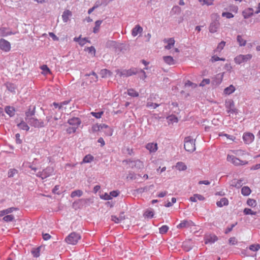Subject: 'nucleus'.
Segmentation results:
<instances>
[{"mask_svg":"<svg viewBox=\"0 0 260 260\" xmlns=\"http://www.w3.org/2000/svg\"><path fill=\"white\" fill-rule=\"evenodd\" d=\"M225 59L224 58H220L216 55L212 56L210 59V60L212 62H214L219 60L225 61Z\"/></svg>","mask_w":260,"mask_h":260,"instance_id":"obj_46","label":"nucleus"},{"mask_svg":"<svg viewBox=\"0 0 260 260\" xmlns=\"http://www.w3.org/2000/svg\"><path fill=\"white\" fill-rule=\"evenodd\" d=\"M229 242L230 244L234 245L237 243V240L235 237H233L229 239Z\"/></svg>","mask_w":260,"mask_h":260,"instance_id":"obj_50","label":"nucleus"},{"mask_svg":"<svg viewBox=\"0 0 260 260\" xmlns=\"http://www.w3.org/2000/svg\"><path fill=\"white\" fill-rule=\"evenodd\" d=\"M32 253L34 257H39L40 255L39 248H37V249L32 251Z\"/></svg>","mask_w":260,"mask_h":260,"instance_id":"obj_58","label":"nucleus"},{"mask_svg":"<svg viewBox=\"0 0 260 260\" xmlns=\"http://www.w3.org/2000/svg\"><path fill=\"white\" fill-rule=\"evenodd\" d=\"M83 194V192L81 190H76L72 192L71 194V198H75L76 197H81Z\"/></svg>","mask_w":260,"mask_h":260,"instance_id":"obj_37","label":"nucleus"},{"mask_svg":"<svg viewBox=\"0 0 260 260\" xmlns=\"http://www.w3.org/2000/svg\"><path fill=\"white\" fill-rule=\"evenodd\" d=\"M159 233L161 234H166L169 230V227L167 225H164L159 228Z\"/></svg>","mask_w":260,"mask_h":260,"instance_id":"obj_44","label":"nucleus"},{"mask_svg":"<svg viewBox=\"0 0 260 260\" xmlns=\"http://www.w3.org/2000/svg\"><path fill=\"white\" fill-rule=\"evenodd\" d=\"M81 238L80 234L72 232L66 238L65 241L69 244L76 245Z\"/></svg>","mask_w":260,"mask_h":260,"instance_id":"obj_4","label":"nucleus"},{"mask_svg":"<svg viewBox=\"0 0 260 260\" xmlns=\"http://www.w3.org/2000/svg\"><path fill=\"white\" fill-rule=\"evenodd\" d=\"M53 171L54 170L52 167H47L42 172H39L37 176L44 179L49 177L53 173Z\"/></svg>","mask_w":260,"mask_h":260,"instance_id":"obj_7","label":"nucleus"},{"mask_svg":"<svg viewBox=\"0 0 260 260\" xmlns=\"http://www.w3.org/2000/svg\"><path fill=\"white\" fill-rule=\"evenodd\" d=\"M217 240H218L217 237L215 235H213L210 237V239L209 240V241H210L211 242H214L217 241Z\"/></svg>","mask_w":260,"mask_h":260,"instance_id":"obj_63","label":"nucleus"},{"mask_svg":"<svg viewBox=\"0 0 260 260\" xmlns=\"http://www.w3.org/2000/svg\"><path fill=\"white\" fill-rule=\"evenodd\" d=\"M94 159V157L92 155L90 154L86 155L83 159V161L82 162V163H88L92 161Z\"/></svg>","mask_w":260,"mask_h":260,"instance_id":"obj_36","label":"nucleus"},{"mask_svg":"<svg viewBox=\"0 0 260 260\" xmlns=\"http://www.w3.org/2000/svg\"><path fill=\"white\" fill-rule=\"evenodd\" d=\"M116 72L117 75H118L120 77H128L133 75H135L137 73V70L136 69L133 68L128 70H124L122 71L117 70Z\"/></svg>","mask_w":260,"mask_h":260,"instance_id":"obj_5","label":"nucleus"},{"mask_svg":"<svg viewBox=\"0 0 260 260\" xmlns=\"http://www.w3.org/2000/svg\"><path fill=\"white\" fill-rule=\"evenodd\" d=\"M225 45V42L224 41H221L219 44L218 45V46L217 47V50H218L219 51H221Z\"/></svg>","mask_w":260,"mask_h":260,"instance_id":"obj_49","label":"nucleus"},{"mask_svg":"<svg viewBox=\"0 0 260 260\" xmlns=\"http://www.w3.org/2000/svg\"><path fill=\"white\" fill-rule=\"evenodd\" d=\"M34 114V113L32 112H26L25 121L32 126H34L35 127H43L44 124L43 121H40L34 117H30V116H32Z\"/></svg>","mask_w":260,"mask_h":260,"instance_id":"obj_2","label":"nucleus"},{"mask_svg":"<svg viewBox=\"0 0 260 260\" xmlns=\"http://www.w3.org/2000/svg\"><path fill=\"white\" fill-rule=\"evenodd\" d=\"M6 86L7 89L11 92L15 93V90L16 89V86L14 84L10 82H7L6 84Z\"/></svg>","mask_w":260,"mask_h":260,"instance_id":"obj_27","label":"nucleus"},{"mask_svg":"<svg viewBox=\"0 0 260 260\" xmlns=\"http://www.w3.org/2000/svg\"><path fill=\"white\" fill-rule=\"evenodd\" d=\"M127 94L133 97H137L139 96V93L134 89H129L127 90Z\"/></svg>","mask_w":260,"mask_h":260,"instance_id":"obj_38","label":"nucleus"},{"mask_svg":"<svg viewBox=\"0 0 260 260\" xmlns=\"http://www.w3.org/2000/svg\"><path fill=\"white\" fill-rule=\"evenodd\" d=\"M195 226L194 223L190 220H183L177 225V229H181L184 228H188L189 227Z\"/></svg>","mask_w":260,"mask_h":260,"instance_id":"obj_9","label":"nucleus"},{"mask_svg":"<svg viewBox=\"0 0 260 260\" xmlns=\"http://www.w3.org/2000/svg\"><path fill=\"white\" fill-rule=\"evenodd\" d=\"M176 168L179 171H184L187 169L186 166L182 162H178L176 164Z\"/></svg>","mask_w":260,"mask_h":260,"instance_id":"obj_32","label":"nucleus"},{"mask_svg":"<svg viewBox=\"0 0 260 260\" xmlns=\"http://www.w3.org/2000/svg\"><path fill=\"white\" fill-rule=\"evenodd\" d=\"M40 68L42 70V74L43 75H47L51 73L50 70L47 65L44 64Z\"/></svg>","mask_w":260,"mask_h":260,"instance_id":"obj_31","label":"nucleus"},{"mask_svg":"<svg viewBox=\"0 0 260 260\" xmlns=\"http://www.w3.org/2000/svg\"><path fill=\"white\" fill-rule=\"evenodd\" d=\"M210 83V79H204L202 80V81L200 84V86H204L205 85L209 84Z\"/></svg>","mask_w":260,"mask_h":260,"instance_id":"obj_54","label":"nucleus"},{"mask_svg":"<svg viewBox=\"0 0 260 260\" xmlns=\"http://www.w3.org/2000/svg\"><path fill=\"white\" fill-rule=\"evenodd\" d=\"M168 119L172 122H177L178 118L175 116H171L168 117Z\"/></svg>","mask_w":260,"mask_h":260,"instance_id":"obj_55","label":"nucleus"},{"mask_svg":"<svg viewBox=\"0 0 260 260\" xmlns=\"http://www.w3.org/2000/svg\"><path fill=\"white\" fill-rule=\"evenodd\" d=\"M251 189L248 186H244L242 188L241 193L243 196H247L251 193Z\"/></svg>","mask_w":260,"mask_h":260,"instance_id":"obj_33","label":"nucleus"},{"mask_svg":"<svg viewBox=\"0 0 260 260\" xmlns=\"http://www.w3.org/2000/svg\"><path fill=\"white\" fill-rule=\"evenodd\" d=\"M164 61L169 65H173L175 63V61L171 56H165L163 57Z\"/></svg>","mask_w":260,"mask_h":260,"instance_id":"obj_22","label":"nucleus"},{"mask_svg":"<svg viewBox=\"0 0 260 260\" xmlns=\"http://www.w3.org/2000/svg\"><path fill=\"white\" fill-rule=\"evenodd\" d=\"M260 249V245L258 244H252L249 246V249L253 251H257Z\"/></svg>","mask_w":260,"mask_h":260,"instance_id":"obj_41","label":"nucleus"},{"mask_svg":"<svg viewBox=\"0 0 260 260\" xmlns=\"http://www.w3.org/2000/svg\"><path fill=\"white\" fill-rule=\"evenodd\" d=\"M243 212L245 215H255L256 214V212H254L249 208H245Z\"/></svg>","mask_w":260,"mask_h":260,"instance_id":"obj_47","label":"nucleus"},{"mask_svg":"<svg viewBox=\"0 0 260 260\" xmlns=\"http://www.w3.org/2000/svg\"><path fill=\"white\" fill-rule=\"evenodd\" d=\"M68 123L72 125L78 126L81 123L80 119L78 117H73L68 120Z\"/></svg>","mask_w":260,"mask_h":260,"instance_id":"obj_18","label":"nucleus"},{"mask_svg":"<svg viewBox=\"0 0 260 260\" xmlns=\"http://www.w3.org/2000/svg\"><path fill=\"white\" fill-rule=\"evenodd\" d=\"M125 219V216L124 215V213H121L119 215V216L117 217L115 215L111 216V220L114 221L116 223H118L121 222Z\"/></svg>","mask_w":260,"mask_h":260,"instance_id":"obj_14","label":"nucleus"},{"mask_svg":"<svg viewBox=\"0 0 260 260\" xmlns=\"http://www.w3.org/2000/svg\"><path fill=\"white\" fill-rule=\"evenodd\" d=\"M11 45L10 43L4 39H0V50L5 52H8L11 50Z\"/></svg>","mask_w":260,"mask_h":260,"instance_id":"obj_8","label":"nucleus"},{"mask_svg":"<svg viewBox=\"0 0 260 260\" xmlns=\"http://www.w3.org/2000/svg\"><path fill=\"white\" fill-rule=\"evenodd\" d=\"M14 34H15V33H13L12 31H8L7 27H0L1 37H7Z\"/></svg>","mask_w":260,"mask_h":260,"instance_id":"obj_15","label":"nucleus"},{"mask_svg":"<svg viewBox=\"0 0 260 260\" xmlns=\"http://www.w3.org/2000/svg\"><path fill=\"white\" fill-rule=\"evenodd\" d=\"M254 135L250 133H245L243 136V139L246 144L251 143L254 140Z\"/></svg>","mask_w":260,"mask_h":260,"instance_id":"obj_12","label":"nucleus"},{"mask_svg":"<svg viewBox=\"0 0 260 260\" xmlns=\"http://www.w3.org/2000/svg\"><path fill=\"white\" fill-rule=\"evenodd\" d=\"M222 16L223 17H226L227 18H231L234 17L233 14L230 12H223L222 14Z\"/></svg>","mask_w":260,"mask_h":260,"instance_id":"obj_53","label":"nucleus"},{"mask_svg":"<svg viewBox=\"0 0 260 260\" xmlns=\"http://www.w3.org/2000/svg\"><path fill=\"white\" fill-rule=\"evenodd\" d=\"M129 165L132 168H135L137 170L142 169L144 167L143 162L139 159L134 161H129Z\"/></svg>","mask_w":260,"mask_h":260,"instance_id":"obj_10","label":"nucleus"},{"mask_svg":"<svg viewBox=\"0 0 260 260\" xmlns=\"http://www.w3.org/2000/svg\"><path fill=\"white\" fill-rule=\"evenodd\" d=\"M184 147L188 152H193L196 150L195 140L190 136L186 137L184 139Z\"/></svg>","mask_w":260,"mask_h":260,"instance_id":"obj_3","label":"nucleus"},{"mask_svg":"<svg viewBox=\"0 0 260 260\" xmlns=\"http://www.w3.org/2000/svg\"><path fill=\"white\" fill-rule=\"evenodd\" d=\"M219 26L218 22H214L211 23L209 26V31L211 33H214L217 31Z\"/></svg>","mask_w":260,"mask_h":260,"instance_id":"obj_23","label":"nucleus"},{"mask_svg":"<svg viewBox=\"0 0 260 260\" xmlns=\"http://www.w3.org/2000/svg\"><path fill=\"white\" fill-rule=\"evenodd\" d=\"M251 54L242 55L240 54L234 58V61L237 64H240L250 60L252 58Z\"/></svg>","mask_w":260,"mask_h":260,"instance_id":"obj_6","label":"nucleus"},{"mask_svg":"<svg viewBox=\"0 0 260 260\" xmlns=\"http://www.w3.org/2000/svg\"><path fill=\"white\" fill-rule=\"evenodd\" d=\"M164 41L165 43H167V45L165 47V49L168 50L171 49L175 44V40L173 38L165 39Z\"/></svg>","mask_w":260,"mask_h":260,"instance_id":"obj_16","label":"nucleus"},{"mask_svg":"<svg viewBox=\"0 0 260 260\" xmlns=\"http://www.w3.org/2000/svg\"><path fill=\"white\" fill-rule=\"evenodd\" d=\"M229 204V201L225 198L221 199L219 201L217 202L216 205L218 207H222L223 206H226Z\"/></svg>","mask_w":260,"mask_h":260,"instance_id":"obj_26","label":"nucleus"},{"mask_svg":"<svg viewBox=\"0 0 260 260\" xmlns=\"http://www.w3.org/2000/svg\"><path fill=\"white\" fill-rule=\"evenodd\" d=\"M104 128H108V125L105 124H93L91 127V132L95 133L100 131L101 129Z\"/></svg>","mask_w":260,"mask_h":260,"instance_id":"obj_13","label":"nucleus"},{"mask_svg":"<svg viewBox=\"0 0 260 260\" xmlns=\"http://www.w3.org/2000/svg\"><path fill=\"white\" fill-rule=\"evenodd\" d=\"M225 105L228 113L232 114L237 113V109L235 108L234 103L232 100L226 102Z\"/></svg>","mask_w":260,"mask_h":260,"instance_id":"obj_11","label":"nucleus"},{"mask_svg":"<svg viewBox=\"0 0 260 260\" xmlns=\"http://www.w3.org/2000/svg\"><path fill=\"white\" fill-rule=\"evenodd\" d=\"M219 136H225L228 139L232 140V141H234L235 140V139H236L235 137H234L233 136L229 135L226 134H219Z\"/></svg>","mask_w":260,"mask_h":260,"instance_id":"obj_51","label":"nucleus"},{"mask_svg":"<svg viewBox=\"0 0 260 260\" xmlns=\"http://www.w3.org/2000/svg\"><path fill=\"white\" fill-rule=\"evenodd\" d=\"M235 90V87L232 85H231L230 86H229V87L225 88L224 90V94H230L231 93H232L233 92H234Z\"/></svg>","mask_w":260,"mask_h":260,"instance_id":"obj_29","label":"nucleus"},{"mask_svg":"<svg viewBox=\"0 0 260 260\" xmlns=\"http://www.w3.org/2000/svg\"><path fill=\"white\" fill-rule=\"evenodd\" d=\"M154 213L153 211L147 210L144 214V216L147 218H152L153 217Z\"/></svg>","mask_w":260,"mask_h":260,"instance_id":"obj_42","label":"nucleus"},{"mask_svg":"<svg viewBox=\"0 0 260 260\" xmlns=\"http://www.w3.org/2000/svg\"><path fill=\"white\" fill-rule=\"evenodd\" d=\"M243 179H235L233 181V185L237 188H240L243 185Z\"/></svg>","mask_w":260,"mask_h":260,"instance_id":"obj_35","label":"nucleus"},{"mask_svg":"<svg viewBox=\"0 0 260 260\" xmlns=\"http://www.w3.org/2000/svg\"><path fill=\"white\" fill-rule=\"evenodd\" d=\"M204 200L205 198L202 195L199 194H194L189 198V200L192 202H197L198 201H203Z\"/></svg>","mask_w":260,"mask_h":260,"instance_id":"obj_20","label":"nucleus"},{"mask_svg":"<svg viewBox=\"0 0 260 260\" xmlns=\"http://www.w3.org/2000/svg\"><path fill=\"white\" fill-rule=\"evenodd\" d=\"M17 173V171L16 169H11L8 172V176L9 177H12Z\"/></svg>","mask_w":260,"mask_h":260,"instance_id":"obj_52","label":"nucleus"},{"mask_svg":"<svg viewBox=\"0 0 260 260\" xmlns=\"http://www.w3.org/2000/svg\"><path fill=\"white\" fill-rule=\"evenodd\" d=\"M87 42V41L86 40V38H82V39L81 38L79 41V44L81 46H83L86 44V43Z\"/></svg>","mask_w":260,"mask_h":260,"instance_id":"obj_60","label":"nucleus"},{"mask_svg":"<svg viewBox=\"0 0 260 260\" xmlns=\"http://www.w3.org/2000/svg\"><path fill=\"white\" fill-rule=\"evenodd\" d=\"M199 2L203 5H206L207 6L212 5L213 4V0H199Z\"/></svg>","mask_w":260,"mask_h":260,"instance_id":"obj_45","label":"nucleus"},{"mask_svg":"<svg viewBox=\"0 0 260 260\" xmlns=\"http://www.w3.org/2000/svg\"><path fill=\"white\" fill-rule=\"evenodd\" d=\"M253 11L252 9L251 8H248L247 9H245L243 12V16L244 18H248L251 16L253 15Z\"/></svg>","mask_w":260,"mask_h":260,"instance_id":"obj_24","label":"nucleus"},{"mask_svg":"<svg viewBox=\"0 0 260 260\" xmlns=\"http://www.w3.org/2000/svg\"><path fill=\"white\" fill-rule=\"evenodd\" d=\"M49 35L51 37L53 40L57 41L58 40V38L53 32H49Z\"/></svg>","mask_w":260,"mask_h":260,"instance_id":"obj_61","label":"nucleus"},{"mask_svg":"<svg viewBox=\"0 0 260 260\" xmlns=\"http://www.w3.org/2000/svg\"><path fill=\"white\" fill-rule=\"evenodd\" d=\"M72 15V13L71 11L69 10H65L62 15V20L64 22H67L69 20L70 17H71Z\"/></svg>","mask_w":260,"mask_h":260,"instance_id":"obj_19","label":"nucleus"},{"mask_svg":"<svg viewBox=\"0 0 260 260\" xmlns=\"http://www.w3.org/2000/svg\"><path fill=\"white\" fill-rule=\"evenodd\" d=\"M143 31L142 27L139 25H137L136 26L132 29V35L133 37H136L139 33H141Z\"/></svg>","mask_w":260,"mask_h":260,"instance_id":"obj_21","label":"nucleus"},{"mask_svg":"<svg viewBox=\"0 0 260 260\" xmlns=\"http://www.w3.org/2000/svg\"><path fill=\"white\" fill-rule=\"evenodd\" d=\"M86 50L89 52L93 54V55L94 56L95 54V49L94 47L91 46L89 47H87L86 48Z\"/></svg>","mask_w":260,"mask_h":260,"instance_id":"obj_56","label":"nucleus"},{"mask_svg":"<svg viewBox=\"0 0 260 260\" xmlns=\"http://www.w3.org/2000/svg\"><path fill=\"white\" fill-rule=\"evenodd\" d=\"M51 238V236L47 233L46 234H43V238L44 240H48L50 239Z\"/></svg>","mask_w":260,"mask_h":260,"instance_id":"obj_62","label":"nucleus"},{"mask_svg":"<svg viewBox=\"0 0 260 260\" xmlns=\"http://www.w3.org/2000/svg\"><path fill=\"white\" fill-rule=\"evenodd\" d=\"M102 21L101 20H98L95 23V27L93 28V32L94 33H96L100 28V26L102 23Z\"/></svg>","mask_w":260,"mask_h":260,"instance_id":"obj_43","label":"nucleus"},{"mask_svg":"<svg viewBox=\"0 0 260 260\" xmlns=\"http://www.w3.org/2000/svg\"><path fill=\"white\" fill-rule=\"evenodd\" d=\"M108 129H107V132H106V135L107 136H111L112 135V134H113V131L112 129V128H111L110 127H109L108 126V128H107Z\"/></svg>","mask_w":260,"mask_h":260,"instance_id":"obj_64","label":"nucleus"},{"mask_svg":"<svg viewBox=\"0 0 260 260\" xmlns=\"http://www.w3.org/2000/svg\"><path fill=\"white\" fill-rule=\"evenodd\" d=\"M223 74H217L215 76V77L214 78V80L213 81V84H215L216 85L219 84L223 78Z\"/></svg>","mask_w":260,"mask_h":260,"instance_id":"obj_25","label":"nucleus"},{"mask_svg":"<svg viewBox=\"0 0 260 260\" xmlns=\"http://www.w3.org/2000/svg\"><path fill=\"white\" fill-rule=\"evenodd\" d=\"M244 151L242 150H230L227 155L226 160L235 166H243L248 164V161L245 160H241L236 156L244 155Z\"/></svg>","mask_w":260,"mask_h":260,"instance_id":"obj_1","label":"nucleus"},{"mask_svg":"<svg viewBox=\"0 0 260 260\" xmlns=\"http://www.w3.org/2000/svg\"><path fill=\"white\" fill-rule=\"evenodd\" d=\"M14 216L13 215H7L5 216L3 220L6 222H10L14 220Z\"/></svg>","mask_w":260,"mask_h":260,"instance_id":"obj_40","label":"nucleus"},{"mask_svg":"<svg viewBox=\"0 0 260 260\" xmlns=\"http://www.w3.org/2000/svg\"><path fill=\"white\" fill-rule=\"evenodd\" d=\"M146 148L150 152H155L157 150V145L156 143H149L146 145Z\"/></svg>","mask_w":260,"mask_h":260,"instance_id":"obj_17","label":"nucleus"},{"mask_svg":"<svg viewBox=\"0 0 260 260\" xmlns=\"http://www.w3.org/2000/svg\"><path fill=\"white\" fill-rule=\"evenodd\" d=\"M235 226V224H233L231 225V226L230 227H228L225 230V234H228L229 233H230V232H231L233 229V228Z\"/></svg>","mask_w":260,"mask_h":260,"instance_id":"obj_59","label":"nucleus"},{"mask_svg":"<svg viewBox=\"0 0 260 260\" xmlns=\"http://www.w3.org/2000/svg\"><path fill=\"white\" fill-rule=\"evenodd\" d=\"M103 114H104L103 111H101L99 112H91V114L93 116L95 117L96 118H100L102 117V116L103 115Z\"/></svg>","mask_w":260,"mask_h":260,"instance_id":"obj_48","label":"nucleus"},{"mask_svg":"<svg viewBox=\"0 0 260 260\" xmlns=\"http://www.w3.org/2000/svg\"><path fill=\"white\" fill-rule=\"evenodd\" d=\"M17 210V209L16 208L11 207V208H9L8 209H5V210H6L5 212H6V214H8L13 212L14 211Z\"/></svg>","mask_w":260,"mask_h":260,"instance_id":"obj_57","label":"nucleus"},{"mask_svg":"<svg viewBox=\"0 0 260 260\" xmlns=\"http://www.w3.org/2000/svg\"><path fill=\"white\" fill-rule=\"evenodd\" d=\"M247 204L248 206L252 207H254L257 205L256 201L254 199H249L247 201Z\"/></svg>","mask_w":260,"mask_h":260,"instance_id":"obj_39","label":"nucleus"},{"mask_svg":"<svg viewBox=\"0 0 260 260\" xmlns=\"http://www.w3.org/2000/svg\"><path fill=\"white\" fill-rule=\"evenodd\" d=\"M237 40L240 46H244L246 44V41L243 38L241 35H238L237 37Z\"/></svg>","mask_w":260,"mask_h":260,"instance_id":"obj_34","label":"nucleus"},{"mask_svg":"<svg viewBox=\"0 0 260 260\" xmlns=\"http://www.w3.org/2000/svg\"><path fill=\"white\" fill-rule=\"evenodd\" d=\"M17 126L20 129L26 131H28L29 129V127L24 121H21L20 123L17 124Z\"/></svg>","mask_w":260,"mask_h":260,"instance_id":"obj_30","label":"nucleus"},{"mask_svg":"<svg viewBox=\"0 0 260 260\" xmlns=\"http://www.w3.org/2000/svg\"><path fill=\"white\" fill-rule=\"evenodd\" d=\"M5 112L10 117L13 116L15 114V109L12 107L6 106L5 108Z\"/></svg>","mask_w":260,"mask_h":260,"instance_id":"obj_28","label":"nucleus"}]
</instances>
